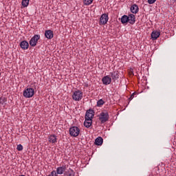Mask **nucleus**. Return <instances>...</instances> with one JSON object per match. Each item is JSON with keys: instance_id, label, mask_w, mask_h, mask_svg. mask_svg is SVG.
Returning <instances> with one entry per match:
<instances>
[{"instance_id": "33", "label": "nucleus", "mask_w": 176, "mask_h": 176, "mask_svg": "<svg viewBox=\"0 0 176 176\" xmlns=\"http://www.w3.org/2000/svg\"><path fill=\"white\" fill-rule=\"evenodd\" d=\"M32 46H35V45H32Z\"/></svg>"}, {"instance_id": "14", "label": "nucleus", "mask_w": 176, "mask_h": 176, "mask_svg": "<svg viewBox=\"0 0 176 176\" xmlns=\"http://www.w3.org/2000/svg\"><path fill=\"white\" fill-rule=\"evenodd\" d=\"M160 36V32L153 31L151 33V39L156 40Z\"/></svg>"}, {"instance_id": "11", "label": "nucleus", "mask_w": 176, "mask_h": 176, "mask_svg": "<svg viewBox=\"0 0 176 176\" xmlns=\"http://www.w3.org/2000/svg\"><path fill=\"white\" fill-rule=\"evenodd\" d=\"M91 124H93V120L85 118V120L84 122V126L87 129H89L91 126Z\"/></svg>"}, {"instance_id": "27", "label": "nucleus", "mask_w": 176, "mask_h": 176, "mask_svg": "<svg viewBox=\"0 0 176 176\" xmlns=\"http://www.w3.org/2000/svg\"><path fill=\"white\" fill-rule=\"evenodd\" d=\"M48 176H57L56 170H53Z\"/></svg>"}, {"instance_id": "20", "label": "nucleus", "mask_w": 176, "mask_h": 176, "mask_svg": "<svg viewBox=\"0 0 176 176\" xmlns=\"http://www.w3.org/2000/svg\"><path fill=\"white\" fill-rule=\"evenodd\" d=\"M30 5V0H22V6L23 8H27Z\"/></svg>"}, {"instance_id": "5", "label": "nucleus", "mask_w": 176, "mask_h": 176, "mask_svg": "<svg viewBox=\"0 0 176 176\" xmlns=\"http://www.w3.org/2000/svg\"><path fill=\"white\" fill-rule=\"evenodd\" d=\"M108 20H109V17L108 16V14H103L100 16V24L102 25H105L107 23H108Z\"/></svg>"}, {"instance_id": "22", "label": "nucleus", "mask_w": 176, "mask_h": 176, "mask_svg": "<svg viewBox=\"0 0 176 176\" xmlns=\"http://www.w3.org/2000/svg\"><path fill=\"white\" fill-rule=\"evenodd\" d=\"M105 104V102L102 100V99H100L98 102H97V107H99L100 108H101V107H102V105Z\"/></svg>"}, {"instance_id": "32", "label": "nucleus", "mask_w": 176, "mask_h": 176, "mask_svg": "<svg viewBox=\"0 0 176 176\" xmlns=\"http://www.w3.org/2000/svg\"><path fill=\"white\" fill-rule=\"evenodd\" d=\"M1 138L0 137V142H1Z\"/></svg>"}, {"instance_id": "30", "label": "nucleus", "mask_w": 176, "mask_h": 176, "mask_svg": "<svg viewBox=\"0 0 176 176\" xmlns=\"http://www.w3.org/2000/svg\"><path fill=\"white\" fill-rule=\"evenodd\" d=\"M135 94H132L131 95V96H130V98H129V100H133V98H134V95H135Z\"/></svg>"}, {"instance_id": "1", "label": "nucleus", "mask_w": 176, "mask_h": 176, "mask_svg": "<svg viewBox=\"0 0 176 176\" xmlns=\"http://www.w3.org/2000/svg\"><path fill=\"white\" fill-rule=\"evenodd\" d=\"M35 94V89L31 87H27L24 89L23 96L25 98H31Z\"/></svg>"}, {"instance_id": "29", "label": "nucleus", "mask_w": 176, "mask_h": 176, "mask_svg": "<svg viewBox=\"0 0 176 176\" xmlns=\"http://www.w3.org/2000/svg\"><path fill=\"white\" fill-rule=\"evenodd\" d=\"M20 45H28V42L23 41L20 43Z\"/></svg>"}, {"instance_id": "3", "label": "nucleus", "mask_w": 176, "mask_h": 176, "mask_svg": "<svg viewBox=\"0 0 176 176\" xmlns=\"http://www.w3.org/2000/svg\"><path fill=\"white\" fill-rule=\"evenodd\" d=\"M109 119V114H108V112H102L99 115V120L100 123H105L106 122H108Z\"/></svg>"}, {"instance_id": "9", "label": "nucleus", "mask_w": 176, "mask_h": 176, "mask_svg": "<svg viewBox=\"0 0 176 176\" xmlns=\"http://www.w3.org/2000/svg\"><path fill=\"white\" fill-rule=\"evenodd\" d=\"M93 118H94V111L91 109L87 111L85 114V119H91V120H93Z\"/></svg>"}, {"instance_id": "26", "label": "nucleus", "mask_w": 176, "mask_h": 176, "mask_svg": "<svg viewBox=\"0 0 176 176\" xmlns=\"http://www.w3.org/2000/svg\"><path fill=\"white\" fill-rule=\"evenodd\" d=\"M16 149L17 151H23V145L21 144H18L17 146H16Z\"/></svg>"}, {"instance_id": "17", "label": "nucleus", "mask_w": 176, "mask_h": 176, "mask_svg": "<svg viewBox=\"0 0 176 176\" xmlns=\"http://www.w3.org/2000/svg\"><path fill=\"white\" fill-rule=\"evenodd\" d=\"M122 24H127L129 23V16L127 15H124L121 17Z\"/></svg>"}, {"instance_id": "18", "label": "nucleus", "mask_w": 176, "mask_h": 176, "mask_svg": "<svg viewBox=\"0 0 176 176\" xmlns=\"http://www.w3.org/2000/svg\"><path fill=\"white\" fill-rule=\"evenodd\" d=\"M103 140L102 138L98 137L95 140V144L98 146H101L102 145Z\"/></svg>"}, {"instance_id": "2", "label": "nucleus", "mask_w": 176, "mask_h": 176, "mask_svg": "<svg viewBox=\"0 0 176 176\" xmlns=\"http://www.w3.org/2000/svg\"><path fill=\"white\" fill-rule=\"evenodd\" d=\"M74 101H80L83 98V91L82 90L74 91L72 95Z\"/></svg>"}, {"instance_id": "23", "label": "nucleus", "mask_w": 176, "mask_h": 176, "mask_svg": "<svg viewBox=\"0 0 176 176\" xmlns=\"http://www.w3.org/2000/svg\"><path fill=\"white\" fill-rule=\"evenodd\" d=\"M29 46V45H20V47H21V49H23V50H27Z\"/></svg>"}, {"instance_id": "12", "label": "nucleus", "mask_w": 176, "mask_h": 176, "mask_svg": "<svg viewBox=\"0 0 176 176\" xmlns=\"http://www.w3.org/2000/svg\"><path fill=\"white\" fill-rule=\"evenodd\" d=\"M128 23H129V24H134L135 23V16L133 14H130L128 16Z\"/></svg>"}, {"instance_id": "21", "label": "nucleus", "mask_w": 176, "mask_h": 176, "mask_svg": "<svg viewBox=\"0 0 176 176\" xmlns=\"http://www.w3.org/2000/svg\"><path fill=\"white\" fill-rule=\"evenodd\" d=\"M94 0H83V3L85 6H89V5H91L93 3Z\"/></svg>"}, {"instance_id": "13", "label": "nucleus", "mask_w": 176, "mask_h": 176, "mask_svg": "<svg viewBox=\"0 0 176 176\" xmlns=\"http://www.w3.org/2000/svg\"><path fill=\"white\" fill-rule=\"evenodd\" d=\"M138 10H140V8H138V6L136 4H133L131 7V13H133L134 14H137L138 13Z\"/></svg>"}, {"instance_id": "15", "label": "nucleus", "mask_w": 176, "mask_h": 176, "mask_svg": "<svg viewBox=\"0 0 176 176\" xmlns=\"http://www.w3.org/2000/svg\"><path fill=\"white\" fill-rule=\"evenodd\" d=\"M45 36L47 39H52L53 38V31L52 30H47L45 31Z\"/></svg>"}, {"instance_id": "24", "label": "nucleus", "mask_w": 176, "mask_h": 176, "mask_svg": "<svg viewBox=\"0 0 176 176\" xmlns=\"http://www.w3.org/2000/svg\"><path fill=\"white\" fill-rule=\"evenodd\" d=\"M5 102H6V99L5 98V97H1L0 98V104H5Z\"/></svg>"}, {"instance_id": "19", "label": "nucleus", "mask_w": 176, "mask_h": 176, "mask_svg": "<svg viewBox=\"0 0 176 176\" xmlns=\"http://www.w3.org/2000/svg\"><path fill=\"white\" fill-rule=\"evenodd\" d=\"M64 176H75V172L72 169H69L65 173Z\"/></svg>"}, {"instance_id": "6", "label": "nucleus", "mask_w": 176, "mask_h": 176, "mask_svg": "<svg viewBox=\"0 0 176 176\" xmlns=\"http://www.w3.org/2000/svg\"><path fill=\"white\" fill-rule=\"evenodd\" d=\"M102 82L103 85L108 86V85H111L112 82V78H111V76H105L102 78Z\"/></svg>"}, {"instance_id": "10", "label": "nucleus", "mask_w": 176, "mask_h": 176, "mask_svg": "<svg viewBox=\"0 0 176 176\" xmlns=\"http://www.w3.org/2000/svg\"><path fill=\"white\" fill-rule=\"evenodd\" d=\"M48 142L50 144H57V136L56 135H50L48 136Z\"/></svg>"}, {"instance_id": "31", "label": "nucleus", "mask_w": 176, "mask_h": 176, "mask_svg": "<svg viewBox=\"0 0 176 176\" xmlns=\"http://www.w3.org/2000/svg\"><path fill=\"white\" fill-rule=\"evenodd\" d=\"M173 1H174V2H176V0H173Z\"/></svg>"}, {"instance_id": "16", "label": "nucleus", "mask_w": 176, "mask_h": 176, "mask_svg": "<svg viewBox=\"0 0 176 176\" xmlns=\"http://www.w3.org/2000/svg\"><path fill=\"white\" fill-rule=\"evenodd\" d=\"M65 171V166H60L56 168V175L57 174H63Z\"/></svg>"}, {"instance_id": "8", "label": "nucleus", "mask_w": 176, "mask_h": 176, "mask_svg": "<svg viewBox=\"0 0 176 176\" xmlns=\"http://www.w3.org/2000/svg\"><path fill=\"white\" fill-rule=\"evenodd\" d=\"M110 78H111L112 80H113L114 82L116 80H118L119 79V72L114 71L110 72Z\"/></svg>"}, {"instance_id": "4", "label": "nucleus", "mask_w": 176, "mask_h": 176, "mask_svg": "<svg viewBox=\"0 0 176 176\" xmlns=\"http://www.w3.org/2000/svg\"><path fill=\"white\" fill-rule=\"evenodd\" d=\"M80 133V129L78 126H72L69 129V134L71 137H78Z\"/></svg>"}, {"instance_id": "28", "label": "nucleus", "mask_w": 176, "mask_h": 176, "mask_svg": "<svg viewBox=\"0 0 176 176\" xmlns=\"http://www.w3.org/2000/svg\"><path fill=\"white\" fill-rule=\"evenodd\" d=\"M155 2H156V0H148V3H149V5L155 3Z\"/></svg>"}, {"instance_id": "34", "label": "nucleus", "mask_w": 176, "mask_h": 176, "mask_svg": "<svg viewBox=\"0 0 176 176\" xmlns=\"http://www.w3.org/2000/svg\"><path fill=\"white\" fill-rule=\"evenodd\" d=\"M0 76H1V73H0Z\"/></svg>"}, {"instance_id": "7", "label": "nucleus", "mask_w": 176, "mask_h": 176, "mask_svg": "<svg viewBox=\"0 0 176 176\" xmlns=\"http://www.w3.org/2000/svg\"><path fill=\"white\" fill-rule=\"evenodd\" d=\"M41 39V35L35 34L30 41V45H36L38 40Z\"/></svg>"}, {"instance_id": "25", "label": "nucleus", "mask_w": 176, "mask_h": 176, "mask_svg": "<svg viewBox=\"0 0 176 176\" xmlns=\"http://www.w3.org/2000/svg\"><path fill=\"white\" fill-rule=\"evenodd\" d=\"M129 75L134 76V69L133 68H130L129 69Z\"/></svg>"}]
</instances>
